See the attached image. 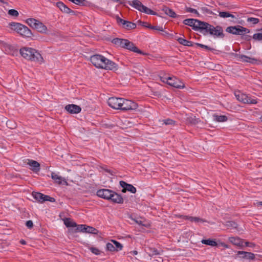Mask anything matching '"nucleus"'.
<instances>
[{"mask_svg":"<svg viewBox=\"0 0 262 262\" xmlns=\"http://www.w3.org/2000/svg\"><path fill=\"white\" fill-rule=\"evenodd\" d=\"M20 54L25 59L32 61L42 62L43 58L36 50L28 47H24L20 49Z\"/></svg>","mask_w":262,"mask_h":262,"instance_id":"1","label":"nucleus"},{"mask_svg":"<svg viewBox=\"0 0 262 262\" xmlns=\"http://www.w3.org/2000/svg\"><path fill=\"white\" fill-rule=\"evenodd\" d=\"M11 29L25 37H31L33 34L31 31L26 26L17 23L9 24Z\"/></svg>","mask_w":262,"mask_h":262,"instance_id":"2","label":"nucleus"},{"mask_svg":"<svg viewBox=\"0 0 262 262\" xmlns=\"http://www.w3.org/2000/svg\"><path fill=\"white\" fill-rule=\"evenodd\" d=\"M27 24L32 28L36 29L38 32L41 33H46L47 31V27L41 21L33 18H29L26 20Z\"/></svg>","mask_w":262,"mask_h":262,"instance_id":"3","label":"nucleus"},{"mask_svg":"<svg viewBox=\"0 0 262 262\" xmlns=\"http://www.w3.org/2000/svg\"><path fill=\"white\" fill-rule=\"evenodd\" d=\"M120 110L123 111L136 110L138 107L137 103L128 99L122 98Z\"/></svg>","mask_w":262,"mask_h":262,"instance_id":"4","label":"nucleus"},{"mask_svg":"<svg viewBox=\"0 0 262 262\" xmlns=\"http://www.w3.org/2000/svg\"><path fill=\"white\" fill-rule=\"evenodd\" d=\"M212 25L207 23L206 21H199L198 24V31L200 33H202L204 36L210 35L211 32H212L211 29Z\"/></svg>","mask_w":262,"mask_h":262,"instance_id":"5","label":"nucleus"},{"mask_svg":"<svg viewBox=\"0 0 262 262\" xmlns=\"http://www.w3.org/2000/svg\"><path fill=\"white\" fill-rule=\"evenodd\" d=\"M105 57L100 54H95L91 56L90 61L97 68L102 69Z\"/></svg>","mask_w":262,"mask_h":262,"instance_id":"6","label":"nucleus"},{"mask_svg":"<svg viewBox=\"0 0 262 262\" xmlns=\"http://www.w3.org/2000/svg\"><path fill=\"white\" fill-rule=\"evenodd\" d=\"M165 79L166 80V83L174 88L182 89L185 87L184 84L176 77H168V78H165Z\"/></svg>","mask_w":262,"mask_h":262,"instance_id":"7","label":"nucleus"},{"mask_svg":"<svg viewBox=\"0 0 262 262\" xmlns=\"http://www.w3.org/2000/svg\"><path fill=\"white\" fill-rule=\"evenodd\" d=\"M210 36H213L214 38H223L225 34L223 33V29L222 26L217 25L215 27L212 26Z\"/></svg>","mask_w":262,"mask_h":262,"instance_id":"8","label":"nucleus"},{"mask_svg":"<svg viewBox=\"0 0 262 262\" xmlns=\"http://www.w3.org/2000/svg\"><path fill=\"white\" fill-rule=\"evenodd\" d=\"M122 98L111 97L107 100L108 105L115 110H120Z\"/></svg>","mask_w":262,"mask_h":262,"instance_id":"9","label":"nucleus"},{"mask_svg":"<svg viewBox=\"0 0 262 262\" xmlns=\"http://www.w3.org/2000/svg\"><path fill=\"white\" fill-rule=\"evenodd\" d=\"M118 69L117 64L105 57L102 69L106 70L116 71Z\"/></svg>","mask_w":262,"mask_h":262,"instance_id":"10","label":"nucleus"},{"mask_svg":"<svg viewBox=\"0 0 262 262\" xmlns=\"http://www.w3.org/2000/svg\"><path fill=\"white\" fill-rule=\"evenodd\" d=\"M118 69L117 64L105 57L102 69L106 70L116 71Z\"/></svg>","mask_w":262,"mask_h":262,"instance_id":"11","label":"nucleus"},{"mask_svg":"<svg viewBox=\"0 0 262 262\" xmlns=\"http://www.w3.org/2000/svg\"><path fill=\"white\" fill-rule=\"evenodd\" d=\"M234 55L235 57L239 58V59H242V61L243 62H249L252 64H258L259 62H260V60L256 58L249 57L245 55H241L239 54L234 53Z\"/></svg>","mask_w":262,"mask_h":262,"instance_id":"12","label":"nucleus"},{"mask_svg":"<svg viewBox=\"0 0 262 262\" xmlns=\"http://www.w3.org/2000/svg\"><path fill=\"white\" fill-rule=\"evenodd\" d=\"M119 183L120 185L122 188V192L125 193L127 191H129L132 193H135L136 192V188L132 184H128L123 181H120Z\"/></svg>","mask_w":262,"mask_h":262,"instance_id":"13","label":"nucleus"},{"mask_svg":"<svg viewBox=\"0 0 262 262\" xmlns=\"http://www.w3.org/2000/svg\"><path fill=\"white\" fill-rule=\"evenodd\" d=\"M199 21H201V20L197 19L187 18L183 20V23L185 25L192 27L193 30L197 31Z\"/></svg>","mask_w":262,"mask_h":262,"instance_id":"14","label":"nucleus"},{"mask_svg":"<svg viewBox=\"0 0 262 262\" xmlns=\"http://www.w3.org/2000/svg\"><path fill=\"white\" fill-rule=\"evenodd\" d=\"M124 48L127 50H130L135 53H137L140 54H144V53L139 50L137 47L135 46L134 43L126 39L125 43H124Z\"/></svg>","mask_w":262,"mask_h":262,"instance_id":"15","label":"nucleus"},{"mask_svg":"<svg viewBox=\"0 0 262 262\" xmlns=\"http://www.w3.org/2000/svg\"><path fill=\"white\" fill-rule=\"evenodd\" d=\"M145 252L151 257L161 255L163 252L162 250H158L157 248L150 246H145L144 248Z\"/></svg>","mask_w":262,"mask_h":262,"instance_id":"16","label":"nucleus"},{"mask_svg":"<svg viewBox=\"0 0 262 262\" xmlns=\"http://www.w3.org/2000/svg\"><path fill=\"white\" fill-rule=\"evenodd\" d=\"M113 191L108 189H102L97 191V195L100 198L108 200Z\"/></svg>","mask_w":262,"mask_h":262,"instance_id":"17","label":"nucleus"},{"mask_svg":"<svg viewBox=\"0 0 262 262\" xmlns=\"http://www.w3.org/2000/svg\"><path fill=\"white\" fill-rule=\"evenodd\" d=\"M56 6L63 12L70 14L71 15H76V12L68 7L64 3L61 2H58L56 3Z\"/></svg>","mask_w":262,"mask_h":262,"instance_id":"18","label":"nucleus"},{"mask_svg":"<svg viewBox=\"0 0 262 262\" xmlns=\"http://www.w3.org/2000/svg\"><path fill=\"white\" fill-rule=\"evenodd\" d=\"M238 257L241 259H245L248 260H254L255 259V255L249 252H246L243 251H238L237 252Z\"/></svg>","mask_w":262,"mask_h":262,"instance_id":"19","label":"nucleus"},{"mask_svg":"<svg viewBox=\"0 0 262 262\" xmlns=\"http://www.w3.org/2000/svg\"><path fill=\"white\" fill-rule=\"evenodd\" d=\"M65 110L70 114H78L81 111L79 106L73 104L67 105Z\"/></svg>","mask_w":262,"mask_h":262,"instance_id":"20","label":"nucleus"},{"mask_svg":"<svg viewBox=\"0 0 262 262\" xmlns=\"http://www.w3.org/2000/svg\"><path fill=\"white\" fill-rule=\"evenodd\" d=\"M108 200L114 203L122 204L123 203V199L122 195L114 191Z\"/></svg>","mask_w":262,"mask_h":262,"instance_id":"21","label":"nucleus"},{"mask_svg":"<svg viewBox=\"0 0 262 262\" xmlns=\"http://www.w3.org/2000/svg\"><path fill=\"white\" fill-rule=\"evenodd\" d=\"M138 22L139 24L141 25L142 26L144 27L147 28L152 30L163 31V29L162 27L152 26L151 25L147 22L142 21L141 20H139Z\"/></svg>","mask_w":262,"mask_h":262,"instance_id":"22","label":"nucleus"},{"mask_svg":"<svg viewBox=\"0 0 262 262\" xmlns=\"http://www.w3.org/2000/svg\"><path fill=\"white\" fill-rule=\"evenodd\" d=\"M28 164L31 167V169L34 172H37L40 170V164L36 161L28 160Z\"/></svg>","mask_w":262,"mask_h":262,"instance_id":"23","label":"nucleus"},{"mask_svg":"<svg viewBox=\"0 0 262 262\" xmlns=\"http://www.w3.org/2000/svg\"><path fill=\"white\" fill-rule=\"evenodd\" d=\"M229 241L234 245L244 246V241L238 237H230Z\"/></svg>","mask_w":262,"mask_h":262,"instance_id":"24","label":"nucleus"},{"mask_svg":"<svg viewBox=\"0 0 262 262\" xmlns=\"http://www.w3.org/2000/svg\"><path fill=\"white\" fill-rule=\"evenodd\" d=\"M162 11L167 15L172 17V18H177L179 16V15H177V14L174 12V11L169 8L167 7H164L162 9Z\"/></svg>","mask_w":262,"mask_h":262,"instance_id":"25","label":"nucleus"},{"mask_svg":"<svg viewBox=\"0 0 262 262\" xmlns=\"http://www.w3.org/2000/svg\"><path fill=\"white\" fill-rule=\"evenodd\" d=\"M128 4L133 6L134 8L137 9L139 11H141L142 7L143 6L142 3L139 0H134L132 2L129 1Z\"/></svg>","mask_w":262,"mask_h":262,"instance_id":"26","label":"nucleus"},{"mask_svg":"<svg viewBox=\"0 0 262 262\" xmlns=\"http://www.w3.org/2000/svg\"><path fill=\"white\" fill-rule=\"evenodd\" d=\"M234 95L237 100L239 101L244 103L245 99L247 98V95L244 93H241L240 91H235Z\"/></svg>","mask_w":262,"mask_h":262,"instance_id":"27","label":"nucleus"},{"mask_svg":"<svg viewBox=\"0 0 262 262\" xmlns=\"http://www.w3.org/2000/svg\"><path fill=\"white\" fill-rule=\"evenodd\" d=\"M226 31L231 34L234 35H239L238 26L228 27Z\"/></svg>","mask_w":262,"mask_h":262,"instance_id":"28","label":"nucleus"},{"mask_svg":"<svg viewBox=\"0 0 262 262\" xmlns=\"http://www.w3.org/2000/svg\"><path fill=\"white\" fill-rule=\"evenodd\" d=\"M177 40L181 45L185 46L192 47L194 44L192 41L187 40L182 37H179Z\"/></svg>","mask_w":262,"mask_h":262,"instance_id":"29","label":"nucleus"},{"mask_svg":"<svg viewBox=\"0 0 262 262\" xmlns=\"http://www.w3.org/2000/svg\"><path fill=\"white\" fill-rule=\"evenodd\" d=\"M201 243L203 244L211 246L212 247L217 246V244L215 241V239L208 238V239H203L201 241Z\"/></svg>","mask_w":262,"mask_h":262,"instance_id":"30","label":"nucleus"},{"mask_svg":"<svg viewBox=\"0 0 262 262\" xmlns=\"http://www.w3.org/2000/svg\"><path fill=\"white\" fill-rule=\"evenodd\" d=\"M126 39L115 38L112 40V43L121 48H124V43H125Z\"/></svg>","mask_w":262,"mask_h":262,"instance_id":"31","label":"nucleus"},{"mask_svg":"<svg viewBox=\"0 0 262 262\" xmlns=\"http://www.w3.org/2000/svg\"><path fill=\"white\" fill-rule=\"evenodd\" d=\"M224 225L228 228L230 229H237L238 227L237 224L233 221H229L226 222Z\"/></svg>","mask_w":262,"mask_h":262,"instance_id":"32","label":"nucleus"},{"mask_svg":"<svg viewBox=\"0 0 262 262\" xmlns=\"http://www.w3.org/2000/svg\"><path fill=\"white\" fill-rule=\"evenodd\" d=\"M63 221L64 225L68 228L77 227V224L70 218H66Z\"/></svg>","mask_w":262,"mask_h":262,"instance_id":"33","label":"nucleus"},{"mask_svg":"<svg viewBox=\"0 0 262 262\" xmlns=\"http://www.w3.org/2000/svg\"><path fill=\"white\" fill-rule=\"evenodd\" d=\"M32 196L37 201L40 203H43V201H42L43 199V194L40 192H33Z\"/></svg>","mask_w":262,"mask_h":262,"instance_id":"34","label":"nucleus"},{"mask_svg":"<svg viewBox=\"0 0 262 262\" xmlns=\"http://www.w3.org/2000/svg\"><path fill=\"white\" fill-rule=\"evenodd\" d=\"M213 117L214 120L219 122H225L228 120V117L225 115H218L214 114Z\"/></svg>","mask_w":262,"mask_h":262,"instance_id":"35","label":"nucleus"},{"mask_svg":"<svg viewBox=\"0 0 262 262\" xmlns=\"http://www.w3.org/2000/svg\"><path fill=\"white\" fill-rule=\"evenodd\" d=\"M51 178L54 180L55 182L59 185L62 183V178L61 176H59L56 173L52 172L51 173Z\"/></svg>","mask_w":262,"mask_h":262,"instance_id":"36","label":"nucleus"},{"mask_svg":"<svg viewBox=\"0 0 262 262\" xmlns=\"http://www.w3.org/2000/svg\"><path fill=\"white\" fill-rule=\"evenodd\" d=\"M137 27V25L135 23H132L129 21H127L126 23L123 25V28L129 30L131 29H135Z\"/></svg>","mask_w":262,"mask_h":262,"instance_id":"37","label":"nucleus"},{"mask_svg":"<svg viewBox=\"0 0 262 262\" xmlns=\"http://www.w3.org/2000/svg\"><path fill=\"white\" fill-rule=\"evenodd\" d=\"M85 225H80L75 227L76 228L74 229H71V231L73 233H77L78 232H85Z\"/></svg>","mask_w":262,"mask_h":262,"instance_id":"38","label":"nucleus"},{"mask_svg":"<svg viewBox=\"0 0 262 262\" xmlns=\"http://www.w3.org/2000/svg\"><path fill=\"white\" fill-rule=\"evenodd\" d=\"M85 233L97 234L98 233V230L93 227L86 225L85 229Z\"/></svg>","mask_w":262,"mask_h":262,"instance_id":"39","label":"nucleus"},{"mask_svg":"<svg viewBox=\"0 0 262 262\" xmlns=\"http://www.w3.org/2000/svg\"><path fill=\"white\" fill-rule=\"evenodd\" d=\"M186 121L188 123H190L191 124H193V125L198 124L199 123V122L200 121L199 119L198 118H196V117L195 116H193V117L190 116V117H187Z\"/></svg>","mask_w":262,"mask_h":262,"instance_id":"40","label":"nucleus"},{"mask_svg":"<svg viewBox=\"0 0 262 262\" xmlns=\"http://www.w3.org/2000/svg\"><path fill=\"white\" fill-rule=\"evenodd\" d=\"M185 219L189 220L191 222H205L206 221L204 220L203 219L198 217H193V216H185Z\"/></svg>","mask_w":262,"mask_h":262,"instance_id":"41","label":"nucleus"},{"mask_svg":"<svg viewBox=\"0 0 262 262\" xmlns=\"http://www.w3.org/2000/svg\"><path fill=\"white\" fill-rule=\"evenodd\" d=\"M112 242L113 243V245L115 246V251H118L122 250L123 246L121 243L119 242L116 241L115 240H112Z\"/></svg>","mask_w":262,"mask_h":262,"instance_id":"42","label":"nucleus"},{"mask_svg":"<svg viewBox=\"0 0 262 262\" xmlns=\"http://www.w3.org/2000/svg\"><path fill=\"white\" fill-rule=\"evenodd\" d=\"M257 103L256 99L252 98L247 95V98L245 99L244 102L245 104H256Z\"/></svg>","mask_w":262,"mask_h":262,"instance_id":"43","label":"nucleus"},{"mask_svg":"<svg viewBox=\"0 0 262 262\" xmlns=\"http://www.w3.org/2000/svg\"><path fill=\"white\" fill-rule=\"evenodd\" d=\"M185 11L187 12H190V13H194V14H196V16H198V17H199L200 16V14H199V13L198 12L197 10H196L195 9L192 8H190V7H185Z\"/></svg>","mask_w":262,"mask_h":262,"instance_id":"44","label":"nucleus"},{"mask_svg":"<svg viewBox=\"0 0 262 262\" xmlns=\"http://www.w3.org/2000/svg\"><path fill=\"white\" fill-rule=\"evenodd\" d=\"M200 9L204 13L209 14V15H215L216 14L214 13L210 9H208L206 7H203L200 8Z\"/></svg>","mask_w":262,"mask_h":262,"instance_id":"45","label":"nucleus"},{"mask_svg":"<svg viewBox=\"0 0 262 262\" xmlns=\"http://www.w3.org/2000/svg\"><path fill=\"white\" fill-rule=\"evenodd\" d=\"M117 24L119 25H122V27L123 25L126 23L127 20H124L120 18L119 16L117 15L115 17Z\"/></svg>","mask_w":262,"mask_h":262,"instance_id":"46","label":"nucleus"},{"mask_svg":"<svg viewBox=\"0 0 262 262\" xmlns=\"http://www.w3.org/2000/svg\"><path fill=\"white\" fill-rule=\"evenodd\" d=\"M238 29H239V35H243L244 34L243 33L244 32L245 33H250V30L244 28L241 26H238Z\"/></svg>","mask_w":262,"mask_h":262,"instance_id":"47","label":"nucleus"},{"mask_svg":"<svg viewBox=\"0 0 262 262\" xmlns=\"http://www.w3.org/2000/svg\"><path fill=\"white\" fill-rule=\"evenodd\" d=\"M89 250L94 254L99 255L101 254V251L98 248L91 247L89 248Z\"/></svg>","mask_w":262,"mask_h":262,"instance_id":"48","label":"nucleus"},{"mask_svg":"<svg viewBox=\"0 0 262 262\" xmlns=\"http://www.w3.org/2000/svg\"><path fill=\"white\" fill-rule=\"evenodd\" d=\"M69 1L72 2V3L79 5V6H84L85 0H69Z\"/></svg>","mask_w":262,"mask_h":262,"instance_id":"49","label":"nucleus"},{"mask_svg":"<svg viewBox=\"0 0 262 262\" xmlns=\"http://www.w3.org/2000/svg\"><path fill=\"white\" fill-rule=\"evenodd\" d=\"M252 38L255 40L261 41L262 40V33H255Z\"/></svg>","mask_w":262,"mask_h":262,"instance_id":"50","label":"nucleus"},{"mask_svg":"<svg viewBox=\"0 0 262 262\" xmlns=\"http://www.w3.org/2000/svg\"><path fill=\"white\" fill-rule=\"evenodd\" d=\"M42 201H43V202H45V201L54 202H55V199L54 198L50 196L49 195L44 194L43 199Z\"/></svg>","mask_w":262,"mask_h":262,"instance_id":"51","label":"nucleus"},{"mask_svg":"<svg viewBox=\"0 0 262 262\" xmlns=\"http://www.w3.org/2000/svg\"><path fill=\"white\" fill-rule=\"evenodd\" d=\"M219 16L222 18L229 17L230 12L227 11L219 12Z\"/></svg>","mask_w":262,"mask_h":262,"instance_id":"52","label":"nucleus"},{"mask_svg":"<svg viewBox=\"0 0 262 262\" xmlns=\"http://www.w3.org/2000/svg\"><path fill=\"white\" fill-rule=\"evenodd\" d=\"M248 22H251L253 24L255 25L259 22L258 18L254 17H248L247 19Z\"/></svg>","mask_w":262,"mask_h":262,"instance_id":"53","label":"nucleus"},{"mask_svg":"<svg viewBox=\"0 0 262 262\" xmlns=\"http://www.w3.org/2000/svg\"><path fill=\"white\" fill-rule=\"evenodd\" d=\"M0 46L5 48L6 49H8L9 50H11L12 48L11 46L2 40H0Z\"/></svg>","mask_w":262,"mask_h":262,"instance_id":"54","label":"nucleus"},{"mask_svg":"<svg viewBox=\"0 0 262 262\" xmlns=\"http://www.w3.org/2000/svg\"><path fill=\"white\" fill-rule=\"evenodd\" d=\"M8 14L13 16H17L18 15V12L15 9H10L8 11Z\"/></svg>","mask_w":262,"mask_h":262,"instance_id":"55","label":"nucleus"},{"mask_svg":"<svg viewBox=\"0 0 262 262\" xmlns=\"http://www.w3.org/2000/svg\"><path fill=\"white\" fill-rule=\"evenodd\" d=\"M106 249L111 252L115 251V246L110 243H108L106 244Z\"/></svg>","mask_w":262,"mask_h":262,"instance_id":"56","label":"nucleus"},{"mask_svg":"<svg viewBox=\"0 0 262 262\" xmlns=\"http://www.w3.org/2000/svg\"><path fill=\"white\" fill-rule=\"evenodd\" d=\"M195 44L198 47H199L201 48H203V49H206L208 50L212 51L213 50V49L211 48L210 47H209L206 45H203V44H201L200 43H195Z\"/></svg>","mask_w":262,"mask_h":262,"instance_id":"57","label":"nucleus"},{"mask_svg":"<svg viewBox=\"0 0 262 262\" xmlns=\"http://www.w3.org/2000/svg\"><path fill=\"white\" fill-rule=\"evenodd\" d=\"M163 122L166 125H173L175 123V121L171 119H165Z\"/></svg>","mask_w":262,"mask_h":262,"instance_id":"58","label":"nucleus"},{"mask_svg":"<svg viewBox=\"0 0 262 262\" xmlns=\"http://www.w3.org/2000/svg\"><path fill=\"white\" fill-rule=\"evenodd\" d=\"M25 225L27 227V228L29 229H32L33 227V223L31 220L27 221L26 222Z\"/></svg>","mask_w":262,"mask_h":262,"instance_id":"59","label":"nucleus"},{"mask_svg":"<svg viewBox=\"0 0 262 262\" xmlns=\"http://www.w3.org/2000/svg\"><path fill=\"white\" fill-rule=\"evenodd\" d=\"M242 36H241V38L243 40H245L246 41H250L251 38H252V37L250 35H245L244 34H243V35H241Z\"/></svg>","mask_w":262,"mask_h":262,"instance_id":"60","label":"nucleus"},{"mask_svg":"<svg viewBox=\"0 0 262 262\" xmlns=\"http://www.w3.org/2000/svg\"><path fill=\"white\" fill-rule=\"evenodd\" d=\"M146 14H151V15H158V13L157 12L154 11L153 10H152L151 9H150L149 8L148 9L147 11Z\"/></svg>","mask_w":262,"mask_h":262,"instance_id":"61","label":"nucleus"},{"mask_svg":"<svg viewBox=\"0 0 262 262\" xmlns=\"http://www.w3.org/2000/svg\"><path fill=\"white\" fill-rule=\"evenodd\" d=\"M244 246H247V247H253L255 245L253 243L248 242H244Z\"/></svg>","mask_w":262,"mask_h":262,"instance_id":"62","label":"nucleus"},{"mask_svg":"<svg viewBox=\"0 0 262 262\" xmlns=\"http://www.w3.org/2000/svg\"><path fill=\"white\" fill-rule=\"evenodd\" d=\"M148 8L143 5L140 12L146 13Z\"/></svg>","mask_w":262,"mask_h":262,"instance_id":"63","label":"nucleus"},{"mask_svg":"<svg viewBox=\"0 0 262 262\" xmlns=\"http://www.w3.org/2000/svg\"><path fill=\"white\" fill-rule=\"evenodd\" d=\"M101 168L103 169L105 171L110 173L111 175H112V176L114 175V174L113 173L112 171L110 169H107V168H104L103 167H102Z\"/></svg>","mask_w":262,"mask_h":262,"instance_id":"64","label":"nucleus"}]
</instances>
